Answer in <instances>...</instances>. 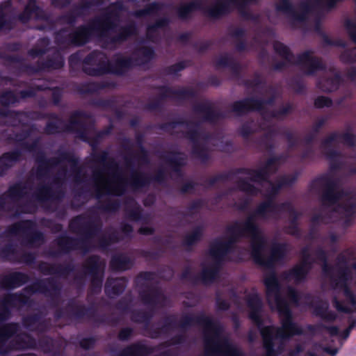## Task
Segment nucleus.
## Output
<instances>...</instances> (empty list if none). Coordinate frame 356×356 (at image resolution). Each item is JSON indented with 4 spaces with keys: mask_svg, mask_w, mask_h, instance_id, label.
<instances>
[{
    "mask_svg": "<svg viewBox=\"0 0 356 356\" xmlns=\"http://www.w3.org/2000/svg\"><path fill=\"white\" fill-rule=\"evenodd\" d=\"M274 211L275 207L270 202L261 204L244 222H236L229 227L225 237L213 241L202 263V278L205 281H209L214 277L222 257L230 250L232 243L241 236L248 235L251 237L252 254L258 263L269 266L271 263L282 259L287 252L285 244L275 245L272 249L270 258H265L264 247L266 241L255 223L258 219L269 217Z\"/></svg>",
    "mask_w": 356,
    "mask_h": 356,
    "instance_id": "f257e3e1",
    "label": "nucleus"
},
{
    "mask_svg": "<svg viewBox=\"0 0 356 356\" xmlns=\"http://www.w3.org/2000/svg\"><path fill=\"white\" fill-rule=\"evenodd\" d=\"M266 298L270 307L277 309L281 316L282 326L275 330L274 327H265L261 328V333L264 339V346L268 356L272 355L273 341L284 340L291 336L301 332V329L291 320L288 306L282 300L283 293L280 290V284L274 274L266 275L264 278Z\"/></svg>",
    "mask_w": 356,
    "mask_h": 356,
    "instance_id": "f03ea898",
    "label": "nucleus"
},
{
    "mask_svg": "<svg viewBox=\"0 0 356 356\" xmlns=\"http://www.w3.org/2000/svg\"><path fill=\"white\" fill-rule=\"evenodd\" d=\"M356 284V265L352 269L346 268L339 273L332 282L334 295L332 305L340 316L348 323L343 330L341 327H331L328 331L331 335L346 339L351 329L356 327V296L350 289V284Z\"/></svg>",
    "mask_w": 356,
    "mask_h": 356,
    "instance_id": "7ed1b4c3",
    "label": "nucleus"
},
{
    "mask_svg": "<svg viewBox=\"0 0 356 356\" xmlns=\"http://www.w3.org/2000/svg\"><path fill=\"white\" fill-rule=\"evenodd\" d=\"M205 337L207 348L214 353L222 356H242L241 351L230 342L220 341L218 326L211 320L207 322Z\"/></svg>",
    "mask_w": 356,
    "mask_h": 356,
    "instance_id": "20e7f679",
    "label": "nucleus"
},
{
    "mask_svg": "<svg viewBox=\"0 0 356 356\" xmlns=\"http://www.w3.org/2000/svg\"><path fill=\"white\" fill-rule=\"evenodd\" d=\"M97 186L102 192H107L115 195L120 194L124 187V181L119 175L106 177L101 175L97 180Z\"/></svg>",
    "mask_w": 356,
    "mask_h": 356,
    "instance_id": "39448f33",
    "label": "nucleus"
},
{
    "mask_svg": "<svg viewBox=\"0 0 356 356\" xmlns=\"http://www.w3.org/2000/svg\"><path fill=\"white\" fill-rule=\"evenodd\" d=\"M250 318L260 327L261 302L257 295H253L248 300Z\"/></svg>",
    "mask_w": 356,
    "mask_h": 356,
    "instance_id": "423d86ee",
    "label": "nucleus"
},
{
    "mask_svg": "<svg viewBox=\"0 0 356 356\" xmlns=\"http://www.w3.org/2000/svg\"><path fill=\"white\" fill-rule=\"evenodd\" d=\"M275 168L273 166L272 162L270 161L267 163V165L262 169L250 172L248 176V179H250L252 182L254 184H259L260 181L265 180L266 179V175L273 170H274Z\"/></svg>",
    "mask_w": 356,
    "mask_h": 356,
    "instance_id": "0eeeda50",
    "label": "nucleus"
},
{
    "mask_svg": "<svg viewBox=\"0 0 356 356\" xmlns=\"http://www.w3.org/2000/svg\"><path fill=\"white\" fill-rule=\"evenodd\" d=\"M307 271V264L306 261H305L300 266H296L291 273H289L286 276V279L293 280L294 282H299L304 278Z\"/></svg>",
    "mask_w": 356,
    "mask_h": 356,
    "instance_id": "6e6552de",
    "label": "nucleus"
},
{
    "mask_svg": "<svg viewBox=\"0 0 356 356\" xmlns=\"http://www.w3.org/2000/svg\"><path fill=\"white\" fill-rule=\"evenodd\" d=\"M302 62L305 67L308 68V73H312L313 70L320 66L319 61L309 53L302 56Z\"/></svg>",
    "mask_w": 356,
    "mask_h": 356,
    "instance_id": "1a4fd4ad",
    "label": "nucleus"
},
{
    "mask_svg": "<svg viewBox=\"0 0 356 356\" xmlns=\"http://www.w3.org/2000/svg\"><path fill=\"white\" fill-rule=\"evenodd\" d=\"M316 314L328 321L334 320L337 318V316L328 310V305L327 303H323L319 308H318L316 309Z\"/></svg>",
    "mask_w": 356,
    "mask_h": 356,
    "instance_id": "9d476101",
    "label": "nucleus"
},
{
    "mask_svg": "<svg viewBox=\"0 0 356 356\" xmlns=\"http://www.w3.org/2000/svg\"><path fill=\"white\" fill-rule=\"evenodd\" d=\"M238 187L241 190L252 195L256 194L258 191L257 188H256L254 186L245 181H240Z\"/></svg>",
    "mask_w": 356,
    "mask_h": 356,
    "instance_id": "9b49d317",
    "label": "nucleus"
},
{
    "mask_svg": "<svg viewBox=\"0 0 356 356\" xmlns=\"http://www.w3.org/2000/svg\"><path fill=\"white\" fill-rule=\"evenodd\" d=\"M88 31L86 29H83L79 31L76 35V38H75L76 42L78 43L79 44L84 43L88 38Z\"/></svg>",
    "mask_w": 356,
    "mask_h": 356,
    "instance_id": "f8f14e48",
    "label": "nucleus"
},
{
    "mask_svg": "<svg viewBox=\"0 0 356 356\" xmlns=\"http://www.w3.org/2000/svg\"><path fill=\"white\" fill-rule=\"evenodd\" d=\"M275 49L277 52H278L282 56H284L286 58H289V50L287 47L284 45L282 43H276L275 44Z\"/></svg>",
    "mask_w": 356,
    "mask_h": 356,
    "instance_id": "ddd939ff",
    "label": "nucleus"
},
{
    "mask_svg": "<svg viewBox=\"0 0 356 356\" xmlns=\"http://www.w3.org/2000/svg\"><path fill=\"white\" fill-rule=\"evenodd\" d=\"M331 102L330 100L325 97H318L315 101V105L317 107H323V106H327L330 105Z\"/></svg>",
    "mask_w": 356,
    "mask_h": 356,
    "instance_id": "4468645a",
    "label": "nucleus"
},
{
    "mask_svg": "<svg viewBox=\"0 0 356 356\" xmlns=\"http://www.w3.org/2000/svg\"><path fill=\"white\" fill-rule=\"evenodd\" d=\"M202 234V229L200 228H197L195 229L188 236V241L189 242H193L198 238H200V236Z\"/></svg>",
    "mask_w": 356,
    "mask_h": 356,
    "instance_id": "2eb2a0df",
    "label": "nucleus"
},
{
    "mask_svg": "<svg viewBox=\"0 0 356 356\" xmlns=\"http://www.w3.org/2000/svg\"><path fill=\"white\" fill-rule=\"evenodd\" d=\"M315 3H323L328 7H332L339 0H310Z\"/></svg>",
    "mask_w": 356,
    "mask_h": 356,
    "instance_id": "dca6fc26",
    "label": "nucleus"
},
{
    "mask_svg": "<svg viewBox=\"0 0 356 356\" xmlns=\"http://www.w3.org/2000/svg\"><path fill=\"white\" fill-rule=\"evenodd\" d=\"M289 298L293 302H296L298 300V294L292 289H289L287 291Z\"/></svg>",
    "mask_w": 356,
    "mask_h": 356,
    "instance_id": "f3484780",
    "label": "nucleus"
},
{
    "mask_svg": "<svg viewBox=\"0 0 356 356\" xmlns=\"http://www.w3.org/2000/svg\"><path fill=\"white\" fill-rule=\"evenodd\" d=\"M234 109L237 111H243L246 109V105L243 102H238L235 104Z\"/></svg>",
    "mask_w": 356,
    "mask_h": 356,
    "instance_id": "a211bd4d",
    "label": "nucleus"
},
{
    "mask_svg": "<svg viewBox=\"0 0 356 356\" xmlns=\"http://www.w3.org/2000/svg\"><path fill=\"white\" fill-rule=\"evenodd\" d=\"M34 8V0L31 1L29 5L26 8L25 13L30 14L31 10Z\"/></svg>",
    "mask_w": 356,
    "mask_h": 356,
    "instance_id": "6ab92c4d",
    "label": "nucleus"
},
{
    "mask_svg": "<svg viewBox=\"0 0 356 356\" xmlns=\"http://www.w3.org/2000/svg\"><path fill=\"white\" fill-rule=\"evenodd\" d=\"M304 17H305L303 15H300L299 14H297V13H293L291 16V19L293 21L302 20L304 19Z\"/></svg>",
    "mask_w": 356,
    "mask_h": 356,
    "instance_id": "aec40b11",
    "label": "nucleus"
},
{
    "mask_svg": "<svg viewBox=\"0 0 356 356\" xmlns=\"http://www.w3.org/2000/svg\"><path fill=\"white\" fill-rule=\"evenodd\" d=\"M348 75L351 79H354L356 76V70L355 68H351L348 72Z\"/></svg>",
    "mask_w": 356,
    "mask_h": 356,
    "instance_id": "412c9836",
    "label": "nucleus"
},
{
    "mask_svg": "<svg viewBox=\"0 0 356 356\" xmlns=\"http://www.w3.org/2000/svg\"><path fill=\"white\" fill-rule=\"evenodd\" d=\"M143 54L147 57V58H151L153 52H152V49H148L144 50Z\"/></svg>",
    "mask_w": 356,
    "mask_h": 356,
    "instance_id": "4be33fe9",
    "label": "nucleus"
},
{
    "mask_svg": "<svg viewBox=\"0 0 356 356\" xmlns=\"http://www.w3.org/2000/svg\"><path fill=\"white\" fill-rule=\"evenodd\" d=\"M325 351L327 352V353L332 355H334L337 353V349H330V348H326L325 349Z\"/></svg>",
    "mask_w": 356,
    "mask_h": 356,
    "instance_id": "5701e85b",
    "label": "nucleus"
},
{
    "mask_svg": "<svg viewBox=\"0 0 356 356\" xmlns=\"http://www.w3.org/2000/svg\"><path fill=\"white\" fill-rule=\"evenodd\" d=\"M355 137L353 135H348L346 136V140L349 144H352L353 140H354Z\"/></svg>",
    "mask_w": 356,
    "mask_h": 356,
    "instance_id": "b1692460",
    "label": "nucleus"
},
{
    "mask_svg": "<svg viewBox=\"0 0 356 356\" xmlns=\"http://www.w3.org/2000/svg\"><path fill=\"white\" fill-rule=\"evenodd\" d=\"M309 6L307 5V3L302 4L300 8L301 11H302V12H305L306 10L307 11V10H309Z\"/></svg>",
    "mask_w": 356,
    "mask_h": 356,
    "instance_id": "393cba45",
    "label": "nucleus"
},
{
    "mask_svg": "<svg viewBox=\"0 0 356 356\" xmlns=\"http://www.w3.org/2000/svg\"><path fill=\"white\" fill-rule=\"evenodd\" d=\"M6 158H7V156L2 157V159L0 160V162H3V160H5Z\"/></svg>",
    "mask_w": 356,
    "mask_h": 356,
    "instance_id": "a878e982",
    "label": "nucleus"
},
{
    "mask_svg": "<svg viewBox=\"0 0 356 356\" xmlns=\"http://www.w3.org/2000/svg\"><path fill=\"white\" fill-rule=\"evenodd\" d=\"M110 282L108 284V285L106 286V290H108V287H109V285H110Z\"/></svg>",
    "mask_w": 356,
    "mask_h": 356,
    "instance_id": "bb28decb",
    "label": "nucleus"
},
{
    "mask_svg": "<svg viewBox=\"0 0 356 356\" xmlns=\"http://www.w3.org/2000/svg\"><path fill=\"white\" fill-rule=\"evenodd\" d=\"M27 18H29V17H24V18H23V19H24V20H26Z\"/></svg>",
    "mask_w": 356,
    "mask_h": 356,
    "instance_id": "cd10ccee",
    "label": "nucleus"
},
{
    "mask_svg": "<svg viewBox=\"0 0 356 356\" xmlns=\"http://www.w3.org/2000/svg\"><path fill=\"white\" fill-rule=\"evenodd\" d=\"M266 185H268V186H270V184H269L268 182V183H266Z\"/></svg>",
    "mask_w": 356,
    "mask_h": 356,
    "instance_id": "c85d7f7f",
    "label": "nucleus"
},
{
    "mask_svg": "<svg viewBox=\"0 0 356 356\" xmlns=\"http://www.w3.org/2000/svg\"><path fill=\"white\" fill-rule=\"evenodd\" d=\"M123 332H121V334H120L121 337H122V335L123 334Z\"/></svg>",
    "mask_w": 356,
    "mask_h": 356,
    "instance_id": "c756f323",
    "label": "nucleus"
},
{
    "mask_svg": "<svg viewBox=\"0 0 356 356\" xmlns=\"http://www.w3.org/2000/svg\"><path fill=\"white\" fill-rule=\"evenodd\" d=\"M311 356H314V355H311Z\"/></svg>",
    "mask_w": 356,
    "mask_h": 356,
    "instance_id": "7c9ffc66",
    "label": "nucleus"
}]
</instances>
